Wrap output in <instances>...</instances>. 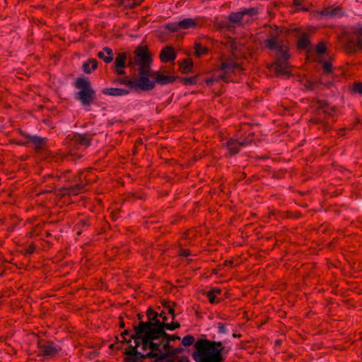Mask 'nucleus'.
<instances>
[{
    "mask_svg": "<svg viewBox=\"0 0 362 362\" xmlns=\"http://www.w3.org/2000/svg\"><path fill=\"white\" fill-rule=\"evenodd\" d=\"M125 67H117V66H115V72L119 75V76H121V75H124L126 73L124 70Z\"/></svg>",
    "mask_w": 362,
    "mask_h": 362,
    "instance_id": "nucleus-62",
    "label": "nucleus"
},
{
    "mask_svg": "<svg viewBox=\"0 0 362 362\" xmlns=\"http://www.w3.org/2000/svg\"><path fill=\"white\" fill-rule=\"evenodd\" d=\"M315 52L319 56H322L325 54L327 47L324 42H320L317 45Z\"/></svg>",
    "mask_w": 362,
    "mask_h": 362,
    "instance_id": "nucleus-40",
    "label": "nucleus"
},
{
    "mask_svg": "<svg viewBox=\"0 0 362 362\" xmlns=\"http://www.w3.org/2000/svg\"><path fill=\"white\" fill-rule=\"evenodd\" d=\"M228 351L221 341L207 339L205 335V362H223Z\"/></svg>",
    "mask_w": 362,
    "mask_h": 362,
    "instance_id": "nucleus-6",
    "label": "nucleus"
},
{
    "mask_svg": "<svg viewBox=\"0 0 362 362\" xmlns=\"http://www.w3.org/2000/svg\"><path fill=\"white\" fill-rule=\"evenodd\" d=\"M287 30L276 25H270L269 37L264 42L265 47L267 49H275L277 47L276 45L286 42L283 39H280V35L284 31L287 33Z\"/></svg>",
    "mask_w": 362,
    "mask_h": 362,
    "instance_id": "nucleus-10",
    "label": "nucleus"
},
{
    "mask_svg": "<svg viewBox=\"0 0 362 362\" xmlns=\"http://www.w3.org/2000/svg\"><path fill=\"white\" fill-rule=\"evenodd\" d=\"M175 307H170V309L168 310V313L172 315V320H175Z\"/></svg>",
    "mask_w": 362,
    "mask_h": 362,
    "instance_id": "nucleus-63",
    "label": "nucleus"
},
{
    "mask_svg": "<svg viewBox=\"0 0 362 362\" xmlns=\"http://www.w3.org/2000/svg\"><path fill=\"white\" fill-rule=\"evenodd\" d=\"M216 250V248H207L206 246H205V252H211L213 251H215ZM218 256L216 254L214 255V254H210V253H205V264L206 263H209L211 262H216V259H217Z\"/></svg>",
    "mask_w": 362,
    "mask_h": 362,
    "instance_id": "nucleus-33",
    "label": "nucleus"
},
{
    "mask_svg": "<svg viewBox=\"0 0 362 362\" xmlns=\"http://www.w3.org/2000/svg\"><path fill=\"white\" fill-rule=\"evenodd\" d=\"M219 124L216 119L210 116L205 117V127H211L212 129L216 130L218 129Z\"/></svg>",
    "mask_w": 362,
    "mask_h": 362,
    "instance_id": "nucleus-35",
    "label": "nucleus"
},
{
    "mask_svg": "<svg viewBox=\"0 0 362 362\" xmlns=\"http://www.w3.org/2000/svg\"><path fill=\"white\" fill-rule=\"evenodd\" d=\"M180 327V324L178 322L173 320L170 323L167 322V329L175 330Z\"/></svg>",
    "mask_w": 362,
    "mask_h": 362,
    "instance_id": "nucleus-51",
    "label": "nucleus"
},
{
    "mask_svg": "<svg viewBox=\"0 0 362 362\" xmlns=\"http://www.w3.org/2000/svg\"><path fill=\"white\" fill-rule=\"evenodd\" d=\"M221 71L214 75L211 78L205 80L206 86H212L215 81H223L225 82L233 81V78L232 74H234L235 70H243L240 64L235 63L233 60L223 62L221 64Z\"/></svg>",
    "mask_w": 362,
    "mask_h": 362,
    "instance_id": "nucleus-8",
    "label": "nucleus"
},
{
    "mask_svg": "<svg viewBox=\"0 0 362 362\" xmlns=\"http://www.w3.org/2000/svg\"><path fill=\"white\" fill-rule=\"evenodd\" d=\"M254 136V132L249 134V135L247 137H245L242 141H240L242 146H246L247 145L251 144Z\"/></svg>",
    "mask_w": 362,
    "mask_h": 362,
    "instance_id": "nucleus-46",
    "label": "nucleus"
},
{
    "mask_svg": "<svg viewBox=\"0 0 362 362\" xmlns=\"http://www.w3.org/2000/svg\"><path fill=\"white\" fill-rule=\"evenodd\" d=\"M160 338H161V342H164V341L170 342L171 341H174L176 339H178V340L180 339V337L179 336L175 335V334L171 335V334L166 333V332H164V334H162V337H160Z\"/></svg>",
    "mask_w": 362,
    "mask_h": 362,
    "instance_id": "nucleus-39",
    "label": "nucleus"
},
{
    "mask_svg": "<svg viewBox=\"0 0 362 362\" xmlns=\"http://www.w3.org/2000/svg\"><path fill=\"white\" fill-rule=\"evenodd\" d=\"M71 170H66L59 175H56L57 180L64 179L66 182H74L78 181V175H71Z\"/></svg>",
    "mask_w": 362,
    "mask_h": 362,
    "instance_id": "nucleus-32",
    "label": "nucleus"
},
{
    "mask_svg": "<svg viewBox=\"0 0 362 362\" xmlns=\"http://www.w3.org/2000/svg\"><path fill=\"white\" fill-rule=\"evenodd\" d=\"M351 90L355 93L362 94V82L354 83Z\"/></svg>",
    "mask_w": 362,
    "mask_h": 362,
    "instance_id": "nucleus-47",
    "label": "nucleus"
},
{
    "mask_svg": "<svg viewBox=\"0 0 362 362\" xmlns=\"http://www.w3.org/2000/svg\"><path fill=\"white\" fill-rule=\"evenodd\" d=\"M161 305L163 308L168 309V310L170 309V308L176 307L177 303L175 302H172L169 300H161Z\"/></svg>",
    "mask_w": 362,
    "mask_h": 362,
    "instance_id": "nucleus-48",
    "label": "nucleus"
},
{
    "mask_svg": "<svg viewBox=\"0 0 362 362\" xmlns=\"http://www.w3.org/2000/svg\"><path fill=\"white\" fill-rule=\"evenodd\" d=\"M56 194L60 198H63L66 195L71 197V192H69V186L63 187L60 188Z\"/></svg>",
    "mask_w": 362,
    "mask_h": 362,
    "instance_id": "nucleus-41",
    "label": "nucleus"
},
{
    "mask_svg": "<svg viewBox=\"0 0 362 362\" xmlns=\"http://www.w3.org/2000/svg\"><path fill=\"white\" fill-rule=\"evenodd\" d=\"M258 14V9L255 7L243 8L237 12H232L228 16V21H221L220 27L227 31L235 33V29L244 27L245 23L250 22V18Z\"/></svg>",
    "mask_w": 362,
    "mask_h": 362,
    "instance_id": "nucleus-3",
    "label": "nucleus"
},
{
    "mask_svg": "<svg viewBox=\"0 0 362 362\" xmlns=\"http://www.w3.org/2000/svg\"><path fill=\"white\" fill-rule=\"evenodd\" d=\"M154 315H156V318L158 317V313L155 312L151 308H148L146 310V316L148 317L147 322H151V320Z\"/></svg>",
    "mask_w": 362,
    "mask_h": 362,
    "instance_id": "nucleus-52",
    "label": "nucleus"
},
{
    "mask_svg": "<svg viewBox=\"0 0 362 362\" xmlns=\"http://www.w3.org/2000/svg\"><path fill=\"white\" fill-rule=\"evenodd\" d=\"M228 44L230 45V52L233 55H235L238 51V45L235 38L229 37Z\"/></svg>",
    "mask_w": 362,
    "mask_h": 362,
    "instance_id": "nucleus-43",
    "label": "nucleus"
},
{
    "mask_svg": "<svg viewBox=\"0 0 362 362\" xmlns=\"http://www.w3.org/2000/svg\"><path fill=\"white\" fill-rule=\"evenodd\" d=\"M193 233H194V230H188V231L185 232L182 234V238L179 240V245H180V249L178 251L179 255L182 256V257H187L190 255V250L189 249L182 248V247L185 246L187 245V243H186L187 240L190 238V235H193Z\"/></svg>",
    "mask_w": 362,
    "mask_h": 362,
    "instance_id": "nucleus-21",
    "label": "nucleus"
},
{
    "mask_svg": "<svg viewBox=\"0 0 362 362\" xmlns=\"http://www.w3.org/2000/svg\"><path fill=\"white\" fill-rule=\"evenodd\" d=\"M97 55L100 59H103L105 63H110L113 60V52L109 47H105L103 51L99 52Z\"/></svg>",
    "mask_w": 362,
    "mask_h": 362,
    "instance_id": "nucleus-30",
    "label": "nucleus"
},
{
    "mask_svg": "<svg viewBox=\"0 0 362 362\" xmlns=\"http://www.w3.org/2000/svg\"><path fill=\"white\" fill-rule=\"evenodd\" d=\"M314 102L316 103L317 105H319V108L321 109L322 111L325 115H331V112H329L328 110L329 105L327 101L322 100H315Z\"/></svg>",
    "mask_w": 362,
    "mask_h": 362,
    "instance_id": "nucleus-37",
    "label": "nucleus"
},
{
    "mask_svg": "<svg viewBox=\"0 0 362 362\" xmlns=\"http://www.w3.org/2000/svg\"><path fill=\"white\" fill-rule=\"evenodd\" d=\"M144 0H138L137 1H132V2H129L127 7H128L130 9H133L141 5V4L143 2Z\"/></svg>",
    "mask_w": 362,
    "mask_h": 362,
    "instance_id": "nucleus-56",
    "label": "nucleus"
},
{
    "mask_svg": "<svg viewBox=\"0 0 362 362\" xmlns=\"http://www.w3.org/2000/svg\"><path fill=\"white\" fill-rule=\"evenodd\" d=\"M272 66H274L276 76H286L288 78L291 76V71L288 69L289 67L288 63H273Z\"/></svg>",
    "mask_w": 362,
    "mask_h": 362,
    "instance_id": "nucleus-23",
    "label": "nucleus"
},
{
    "mask_svg": "<svg viewBox=\"0 0 362 362\" xmlns=\"http://www.w3.org/2000/svg\"><path fill=\"white\" fill-rule=\"evenodd\" d=\"M344 49L347 54H353L362 50V24L352 26L346 35Z\"/></svg>",
    "mask_w": 362,
    "mask_h": 362,
    "instance_id": "nucleus-7",
    "label": "nucleus"
},
{
    "mask_svg": "<svg viewBox=\"0 0 362 362\" xmlns=\"http://www.w3.org/2000/svg\"><path fill=\"white\" fill-rule=\"evenodd\" d=\"M310 121L315 124H322L325 131L329 130V127L327 124H324L320 119H311Z\"/></svg>",
    "mask_w": 362,
    "mask_h": 362,
    "instance_id": "nucleus-53",
    "label": "nucleus"
},
{
    "mask_svg": "<svg viewBox=\"0 0 362 362\" xmlns=\"http://www.w3.org/2000/svg\"><path fill=\"white\" fill-rule=\"evenodd\" d=\"M319 83L321 85H323L326 86L327 88H329L334 86V82L332 81H327L326 82H324L322 79L319 80Z\"/></svg>",
    "mask_w": 362,
    "mask_h": 362,
    "instance_id": "nucleus-60",
    "label": "nucleus"
},
{
    "mask_svg": "<svg viewBox=\"0 0 362 362\" xmlns=\"http://www.w3.org/2000/svg\"><path fill=\"white\" fill-rule=\"evenodd\" d=\"M224 145L227 150L226 156H233L238 154L240 151V147H242L240 141L232 138L228 139Z\"/></svg>",
    "mask_w": 362,
    "mask_h": 362,
    "instance_id": "nucleus-19",
    "label": "nucleus"
},
{
    "mask_svg": "<svg viewBox=\"0 0 362 362\" xmlns=\"http://www.w3.org/2000/svg\"><path fill=\"white\" fill-rule=\"evenodd\" d=\"M72 141L76 144L88 146L91 144L92 138L86 134H74Z\"/></svg>",
    "mask_w": 362,
    "mask_h": 362,
    "instance_id": "nucleus-27",
    "label": "nucleus"
},
{
    "mask_svg": "<svg viewBox=\"0 0 362 362\" xmlns=\"http://www.w3.org/2000/svg\"><path fill=\"white\" fill-rule=\"evenodd\" d=\"M177 54L173 46H166L163 47L159 54L160 61L163 63L173 62L175 59Z\"/></svg>",
    "mask_w": 362,
    "mask_h": 362,
    "instance_id": "nucleus-20",
    "label": "nucleus"
},
{
    "mask_svg": "<svg viewBox=\"0 0 362 362\" xmlns=\"http://www.w3.org/2000/svg\"><path fill=\"white\" fill-rule=\"evenodd\" d=\"M275 49H268L275 52L276 60L274 63H288L291 58L290 47L288 42L276 45Z\"/></svg>",
    "mask_w": 362,
    "mask_h": 362,
    "instance_id": "nucleus-13",
    "label": "nucleus"
},
{
    "mask_svg": "<svg viewBox=\"0 0 362 362\" xmlns=\"http://www.w3.org/2000/svg\"><path fill=\"white\" fill-rule=\"evenodd\" d=\"M310 107L313 110V112L315 115L320 114V111H322L321 109L319 108V105L315 104H311L310 105Z\"/></svg>",
    "mask_w": 362,
    "mask_h": 362,
    "instance_id": "nucleus-61",
    "label": "nucleus"
},
{
    "mask_svg": "<svg viewBox=\"0 0 362 362\" xmlns=\"http://www.w3.org/2000/svg\"><path fill=\"white\" fill-rule=\"evenodd\" d=\"M113 84L119 85L123 84L127 86L129 89L138 91H148L150 90L146 86V82H148L146 78L144 77H138L134 79H129V76H125L124 78H116L112 80Z\"/></svg>",
    "mask_w": 362,
    "mask_h": 362,
    "instance_id": "nucleus-9",
    "label": "nucleus"
},
{
    "mask_svg": "<svg viewBox=\"0 0 362 362\" xmlns=\"http://www.w3.org/2000/svg\"><path fill=\"white\" fill-rule=\"evenodd\" d=\"M119 327L120 328H124L125 327V323L124 321V318L122 316H119Z\"/></svg>",
    "mask_w": 362,
    "mask_h": 362,
    "instance_id": "nucleus-64",
    "label": "nucleus"
},
{
    "mask_svg": "<svg viewBox=\"0 0 362 362\" xmlns=\"http://www.w3.org/2000/svg\"><path fill=\"white\" fill-rule=\"evenodd\" d=\"M137 332L132 334L134 345L129 344L124 350V362H144L145 359L151 358V362H163L161 355L164 352L160 350L161 338L153 334H141L138 337Z\"/></svg>",
    "mask_w": 362,
    "mask_h": 362,
    "instance_id": "nucleus-1",
    "label": "nucleus"
},
{
    "mask_svg": "<svg viewBox=\"0 0 362 362\" xmlns=\"http://www.w3.org/2000/svg\"><path fill=\"white\" fill-rule=\"evenodd\" d=\"M151 322L139 321L137 325L134 324V331L137 332L138 337H141V334H153L162 337L167 329V322L160 321L154 315Z\"/></svg>",
    "mask_w": 362,
    "mask_h": 362,
    "instance_id": "nucleus-5",
    "label": "nucleus"
},
{
    "mask_svg": "<svg viewBox=\"0 0 362 362\" xmlns=\"http://www.w3.org/2000/svg\"><path fill=\"white\" fill-rule=\"evenodd\" d=\"M287 34H294L296 37H298L296 41L298 50L302 51L310 49L311 45L310 35L309 33L303 31L300 27L288 29Z\"/></svg>",
    "mask_w": 362,
    "mask_h": 362,
    "instance_id": "nucleus-11",
    "label": "nucleus"
},
{
    "mask_svg": "<svg viewBox=\"0 0 362 362\" xmlns=\"http://www.w3.org/2000/svg\"><path fill=\"white\" fill-rule=\"evenodd\" d=\"M330 11H331V8H329V7L324 8L322 9V11H320V13L321 14L322 16H325L326 18H330V17H332Z\"/></svg>",
    "mask_w": 362,
    "mask_h": 362,
    "instance_id": "nucleus-57",
    "label": "nucleus"
},
{
    "mask_svg": "<svg viewBox=\"0 0 362 362\" xmlns=\"http://www.w3.org/2000/svg\"><path fill=\"white\" fill-rule=\"evenodd\" d=\"M196 351L193 353V359L197 362H204V338H200L194 344Z\"/></svg>",
    "mask_w": 362,
    "mask_h": 362,
    "instance_id": "nucleus-22",
    "label": "nucleus"
},
{
    "mask_svg": "<svg viewBox=\"0 0 362 362\" xmlns=\"http://www.w3.org/2000/svg\"><path fill=\"white\" fill-rule=\"evenodd\" d=\"M129 54L125 52H119L117 54L115 61L114 62L115 66L126 67L128 66L127 60H129Z\"/></svg>",
    "mask_w": 362,
    "mask_h": 362,
    "instance_id": "nucleus-28",
    "label": "nucleus"
},
{
    "mask_svg": "<svg viewBox=\"0 0 362 362\" xmlns=\"http://www.w3.org/2000/svg\"><path fill=\"white\" fill-rule=\"evenodd\" d=\"M25 137L34 145L36 152H40L46 148L47 139L45 137L37 136L36 135H26Z\"/></svg>",
    "mask_w": 362,
    "mask_h": 362,
    "instance_id": "nucleus-18",
    "label": "nucleus"
},
{
    "mask_svg": "<svg viewBox=\"0 0 362 362\" xmlns=\"http://www.w3.org/2000/svg\"><path fill=\"white\" fill-rule=\"evenodd\" d=\"M320 62L322 64V74L325 75H329L333 71L332 64L325 60H320Z\"/></svg>",
    "mask_w": 362,
    "mask_h": 362,
    "instance_id": "nucleus-34",
    "label": "nucleus"
},
{
    "mask_svg": "<svg viewBox=\"0 0 362 362\" xmlns=\"http://www.w3.org/2000/svg\"><path fill=\"white\" fill-rule=\"evenodd\" d=\"M214 317L212 315L208 316L206 325L207 327L205 329V331L207 332L206 337L214 339L216 338V334L214 330V328L217 327L218 322L214 321Z\"/></svg>",
    "mask_w": 362,
    "mask_h": 362,
    "instance_id": "nucleus-25",
    "label": "nucleus"
},
{
    "mask_svg": "<svg viewBox=\"0 0 362 362\" xmlns=\"http://www.w3.org/2000/svg\"><path fill=\"white\" fill-rule=\"evenodd\" d=\"M74 86L80 90L76 93L75 98L81 102L83 106L88 107L94 103L96 93L90 81L84 77L77 78L74 82Z\"/></svg>",
    "mask_w": 362,
    "mask_h": 362,
    "instance_id": "nucleus-4",
    "label": "nucleus"
},
{
    "mask_svg": "<svg viewBox=\"0 0 362 362\" xmlns=\"http://www.w3.org/2000/svg\"><path fill=\"white\" fill-rule=\"evenodd\" d=\"M205 296L207 297L209 302L212 305H216L223 300L226 293L219 287H207L205 289Z\"/></svg>",
    "mask_w": 362,
    "mask_h": 362,
    "instance_id": "nucleus-16",
    "label": "nucleus"
},
{
    "mask_svg": "<svg viewBox=\"0 0 362 362\" xmlns=\"http://www.w3.org/2000/svg\"><path fill=\"white\" fill-rule=\"evenodd\" d=\"M198 80V76L182 78L181 81L185 86L194 85L196 84Z\"/></svg>",
    "mask_w": 362,
    "mask_h": 362,
    "instance_id": "nucleus-38",
    "label": "nucleus"
},
{
    "mask_svg": "<svg viewBox=\"0 0 362 362\" xmlns=\"http://www.w3.org/2000/svg\"><path fill=\"white\" fill-rule=\"evenodd\" d=\"M179 69L180 72L184 74L192 72L193 69V62L191 58H187L179 62Z\"/></svg>",
    "mask_w": 362,
    "mask_h": 362,
    "instance_id": "nucleus-26",
    "label": "nucleus"
},
{
    "mask_svg": "<svg viewBox=\"0 0 362 362\" xmlns=\"http://www.w3.org/2000/svg\"><path fill=\"white\" fill-rule=\"evenodd\" d=\"M36 250V245L34 243H31L25 250L24 252V255H33Z\"/></svg>",
    "mask_w": 362,
    "mask_h": 362,
    "instance_id": "nucleus-50",
    "label": "nucleus"
},
{
    "mask_svg": "<svg viewBox=\"0 0 362 362\" xmlns=\"http://www.w3.org/2000/svg\"><path fill=\"white\" fill-rule=\"evenodd\" d=\"M98 68V61L95 59L91 58L83 64V71L86 74H90L92 71Z\"/></svg>",
    "mask_w": 362,
    "mask_h": 362,
    "instance_id": "nucleus-31",
    "label": "nucleus"
},
{
    "mask_svg": "<svg viewBox=\"0 0 362 362\" xmlns=\"http://www.w3.org/2000/svg\"><path fill=\"white\" fill-rule=\"evenodd\" d=\"M217 327L218 332L219 334H227L228 332V330L226 329L225 325L221 322H218Z\"/></svg>",
    "mask_w": 362,
    "mask_h": 362,
    "instance_id": "nucleus-54",
    "label": "nucleus"
},
{
    "mask_svg": "<svg viewBox=\"0 0 362 362\" xmlns=\"http://www.w3.org/2000/svg\"><path fill=\"white\" fill-rule=\"evenodd\" d=\"M194 49V56L197 57H200L202 54L204 53V48H202V43L200 42H195Z\"/></svg>",
    "mask_w": 362,
    "mask_h": 362,
    "instance_id": "nucleus-45",
    "label": "nucleus"
},
{
    "mask_svg": "<svg viewBox=\"0 0 362 362\" xmlns=\"http://www.w3.org/2000/svg\"><path fill=\"white\" fill-rule=\"evenodd\" d=\"M89 225L88 219H81L78 223L77 226L80 228L86 229Z\"/></svg>",
    "mask_w": 362,
    "mask_h": 362,
    "instance_id": "nucleus-55",
    "label": "nucleus"
},
{
    "mask_svg": "<svg viewBox=\"0 0 362 362\" xmlns=\"http://www.w3.org/2000/svg\"><path fill=\"white\" fill-rule=\"evenodd\" d=\"M197 25V20L193 18H185L179 22L169 23L164 27L170 32H177L180 29H189Z\"/></svg>",
    "mask_w": 362,
    "mask_h": 362,
    "instance_id": "nucleus-15",
    "label": "nucleus"
},
{
    "mask_svg": "<svg viewBox=\"0 0 362 362\" xmlns=\"http://www.w3.org/2000/svg\"><path fill=\"white\" fill-rule=\"evenodd\" d=\"M37 348L40 351L41 356L49 358L55 357L61 351V348L58 345H54L52 341L39 340Z\"/></svg>",
    "mask_w": 362,
    "mask_h": 362,
    "instance_id": "nucleus-12",
    "label": "nucleus"
},
{
    "mask_svg": "<svg viewBox=\"0 0 362 362\" xmlns=\"http://www.w3.org/2000/svg\"><path fill=\"white\" fill-rule=\"evenodd\" d=\"M194 342V337L192 335H187L182 339V344L185 346H191Z\"/></svg>",
    "mask_w": 362,
    "mask_h": 362,
    "instance_id": "nucleus-42",
    "label": "nucleus"
},
{
    "mask_svg": "<svg viewBox=\"0 0 362 362\" xmlns=\"http://www.w3.org/2000/svg\"><path fill=\"white\" fill-rule=\"evenodd\" d=\"M83 171H80L78 173V181L75 182V185L69 186V192H71V196H76L86 192V186L91 182L90 179L88 178L87 175H85L83 177Z\"/></svg>",
    "mask_w": 362,
    "mask_h": 362,
    "instance_id": "nucleus-14",
    "label": "nucleus"
},
{
    "mask_svg": "<svg viewBox=\"0 0 362 362\" xmlns=\"http://www.w3.org/2000/svg\"><path fill=\"white\" fill-rule=\"evenodd\" d=\"M314 102L316 103L317 105H319V108L321 109L322 111L325 115H331V112H329L328 110L329 105L327 101L322 100H315Z\"/></svg>",
    "mask_w": 362,
    "mask_h": 362,
    "instance_id": "nucleus-36",
    "label": "nucleus"
},
{
    "mask_svg": "<svg viewBox=\"0 0 362 362\" xmlns=\"http://www.w3.org/2000/svg\"><path fill=\"white\" fill-rule=\"evenodd\" d=\"M102 93L104 95L111 96H123L129 94L130 91L128 89L119 88H106L103 89Z\"/></svg>",
    "mask_w": 362,
    "mask_h": 362,
    "instance_id": "nucleus-24",
    "label": "nucleus"
},
{
    "mask_svg": "<svg viewBox=\"0 0 362 362\" xmlns=\"http://www.w3.org/2000/svg\"><path fill=\"white\" fill-rule=\"evenodd\" d=\"M220 271L219 268L217 267H205V278H208L209 276H211L212 274H218V272Z\"/></svg>",
    "mask_w": 362,
    "mask_h": 362,
    "instance_id": "nucleus-44",
    "label": "nucleus"
},
{
    "mask_svg": "<svg viewBox=\"0 0 362 362\" xmlns=\"http://www.w3.org/2000/svg\"><path fill=\"white\" fill-rule=\"evenodd\" d=\"M150 77L154 79L153 81H151V82H153L154 83V87L156 86V83L160 85H166L172 83L176 80L177 78L173 76L163 75L160 71H151V74H149V78Z\"/></svg>",
    "mask_w": 362,
    "mask_h": 362,
    "instance_id": "nucleus-17",
    "label": "nucleus"
},
{
    "mask_svg": "<svg viewBox=\"0 0 362 362\" xmlns=\"http://www.w3.org/2000/svg\"><path fill=\"white\" fill-rule=\"evenodd\" d=\"M163 346V349L164 350L163 352H170V351L173 349V345L170 344V342L169 341H164Z\"/></svg>",
    "mask_w": 362,
    "mask_h": 362,
    "instance_id": "nucleus-59",
    "label": "nucleus"
},
{
    "mask_svg": "<svg viewBox=\"0 0 362 362\" xmlns=\"http://www.w3.org/2000/svg\"><path fill=\"white\" fill-rule=\"evenodd\" d=\"M319 81H308L306 84V88L309 90H314L317 85H319Z\"/></svg>",
    "mask_w": 362,
    "mask_h": 362,
    "instance_id": "nucleus-58",
    "label": "nucleus"
},
{
    "mask_svg": "<svg viewBox=\"0 0 362 362\" xmlns=\"http://www.w3.org/2000/svg\"><path fill=\"white\" fill-rule=\"evenodd\" d=\"M330 13H331L332 17L343 16V13L341 11V8L340 6H337L333 8H331Z\"/></svg>",
    "mask_w": 362,
    "mask_h": 362,
    "instance_id": "nucleus-49",
    "label": "nucleus"
},
{
    "mask_svg": "<svg viewBox=\"0 0 362 362\" xmlns=\"http://www.w3.org/2000/svg\"><path fill=\"white\" fill-rule=\"evenodd\" d=\"M153 62L152 54L149 52L148 48L146 45H139L134 50V56L129 54V61L127 65L129 68L136 70V66H138L137 71L139 77H144L146 82V87L150 90L154 88V83L151 82L149 79V74H151V66Z\"/></svg>",
    "mask_w": 362,
    "mask_h": 362,
    "instance_id": "nucleus-2",
    "label": "nucleus"
},
{
    "mask_svg": "<svg viewBox=\"0 0 362 362\" xmlns=\"http://www.w3.org/2000/svg\"><path fill=\"white\" fill-rule=\"evenodd\" d=\"M184 349L182 347L174 348L173 346L170 352H164V355H161L160 357H163V362H173L174 361L170 358L174 357L175 356L182 353Z\"/></svg>",
    "mask_w": 362,
    "mask_h": 362,
    "instance_id": "nucleus-29",
    "label": "nucleus"
}]
</instances>
